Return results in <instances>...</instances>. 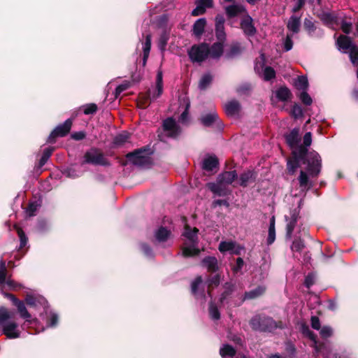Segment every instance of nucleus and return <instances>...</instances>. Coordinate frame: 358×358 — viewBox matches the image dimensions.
<instances>
[{
  "instance_id": "nucleus-53",
  "label": "nucleus",
  "mask_w": 358,
  "mask_h": 358,
  "mask_svg": "<svg viewBox=\"0 0 358 358\" xmlns=\"http://www.w3.org/2000/svg\"><path fill=\"white\" fill-rule=\"evenodd\" d=\"M38 208V205L36 203H31L26 210L27 215L29 217L35 215Z\"/></svg>"
},
{
  "instance_id": "nucleus-34",
  "label": "nucleus",
  "mask_w": 358,
  "mask_h": 358,
  "mask_svg": "<svg viewBox=\"0 0 358 358\" xmlns=\"http://www.w3.org/2000/svg\"><path fill=\"white\" fill-rule=\"evenodd\" d=\"M220 354L222 358H235L236 350L229 345H224L220 350Z\"/></svg>"
},
{
  "instance_id": "nucleus-47",
  "label": "nucleus",
  "mask_w": 358,
  "mask_h": 358,
  "mask_svg": "<svg viewBox=\"0 0 358 358\" xmlns=\"http://www.w3.org/2000/svg\"><path fill=\"white\" fill-rule=\"evenodd\" d=\"M15 228L16 229L17 233L20 240V248H23L27 243V238L26 237L25 234L21 228L16 225L15 226Z\"/></svg>"
},
{
  "instance_id": "nucleus-60",
  "label": "nucleus",
  "mask_w": 358,
  "mask_h": 358,
  "mask_svg": "<svg viewBox=\"0 0 358 358\" xmlns=\"http://www.w3.org/2000/svg\"><path fill=\"white\" fill-rule=\"evenodd\" d=\"M275 240V229L268 228V234L267 238L268 245L272 244Z\"/></svg>"
},
{
  "instance_id": "nucleus-46",
  "label": "nucleus",
  "mask_w": 358,
  "mask_h": 358,
  "mask_svg": "<svg viewBox=\"0 0 358 358\" xmlns=\"http://www.w3.org/2000/svg\"><path fill=\"white\" fill-rule=\"evenodd\" d=\"M209 313H210V317L213 320H217L220 319V312H219L217 308L213 303H210Z\"/></svg>"
},
{
  "instance_id": "nucleus-35",
  "label": "nucleus",
  "mask_w": 358,
  "mask_h": 358,
  "mask_svg": "<svg viewBox=\"0 0 358 358\" xmlns=\"http://www.w3.org/2000/svg\"><path fill=\"white\" fill-rule=\"evenodd\" d=\"M275 96L279 100L286 101L290 98L291 92L287 87H281L275 91Z\"/></svg>"
},
{
  "instance_id": "nucleus-23",
  "label": "nucleus",
  "mask_w": 358,
  "mask_h": 358,
  "mask_svg": "<svg viewBox=\"0 0 358 358\" xmlns=\"http://www.w3.org/2000/svg\"><path fill=\"white\" fill-rule=\"evenodd\" d=\"M308 157L306 156L304 158H296L293 155V159H289L287 162V170L290 173H294L296 169L299 166V163L302 162L303 164H308ZM308 166L306 167V169Z\"/></svg>"
},
{
  "instance_id": "nucleus-49",
  "label": "nucleus",
  "mask_w": 358,
  "mask_h": 358,
  "mask_svg": "<svg viewBox=\"0 0 358 358\" xmlns=\"http://www.w3.org/2000/svg\"><path fill=\"white\" fill-rule=\"evenodd\" d=\"M304 248V243L301 239L294 240L291 249L293 252H301Z\"/></svg>"
},
{
  "instance_id": "nucleus-16",
  "label": "nucleus",
  "mask_w": 358,
  "mask_h": 358,
  "mask_svg": "<svg viewBox=\"0 0 358 358\" xmlns=\"http://www.w3.org/2000/svg\"><path fill=\"white\" fill-rule=\"evenodd\" d=\"M163 129L166 135L171 138L177 137L180 133V127L172 117H169L164 121Z\"/></svg>"
},
{
  "instance_id": "nucleus-39",
  "label": "nucleus",
  "mask_w": 358,
  "mask_h": 358,
  "mask_svg": "<svg viewBox=\"0 0 358 358\" xmlns=\"http://www.w3.org/2000/svg\"><path fill=\"white\" fill-rule=\"evenodd\" d=\"M54 150L53 148L49 147L43 150L41 158L39 160V166L41 167L45 164Z\"/></svg>"
},
{
  "instance_id": "nucleus-17",
  "label": "nucleus",
  "mask_w": 358,
  "mask_h": 358,
  "mask_svg": "<svg viewBox=\"0 0 358 358\" xmlns=\"http://www.w3.org/2000/svg\"><path fill=\"white\" fill-rule=\"evenodd\" d=\"M72 125V120L71 119L66 120L63 124L57 126L50 134L48 141L52 142V138L58 136H64L70 131Z\"/></svg>"
},
{
  "instance_id": "nucleus-4",
  "label": "nucleus",
  "mask_w": 358,
  "mask_h": 358,
  "mask_svg": "<svg viewBox=\"0 0 358 358\" xmlns=\"http://www.w3.org/2000/svg\"><path fill=\"white\" fill-rule=\"evenodd\" d=\"M237 176L236 171H225L219 175L216 182L208 183V187L214 194L218 196H224L226 194L224 186L231 184L237 178Z\"/></svg>"
},
{
  "instance_id": "nucleus-37",
  "label": "nucleus",
  "mask_w": 358,
  "mask_h": 358,
  "mask_svg": "<svg viewBox=\"0 0 358 358\" xmlns=\"http://www.w3.org/2000/svg\"><path fill=\"white\" fill-rule=\"evenodd\" d=\"M169 39V32L164 30L160 35L158 41V47L161 51H164L166 47L168 41Z\"/></svg>"
},
{
  "instance_id": "nucleus-10",
  "label": "nucleus",
  "mask_w": 358,
  "mask_h": 358,
  "mask_svg": "<svg viewBox=\"0 0 358 358\" xmlns=\"http://www.w3.org/2000/svg\"><path fill=\"white\" fill-rule=\"evenodd\" d=\"M0 287L1 289L7 287L9 289L17 290L20 286L9 277L7 278L6 262L0 261Z\"/></svg>"
},
{
  "instance_id": "nucleus-6",
  "label": "nucleus",
  "mask_w": 358,
  "mask_h": 358,
  "mask_svg": "<svg viewBox=\"0 0 358 358\" xmlns=\"http://www.w3.org/2000/svg\"><path fill=\"white\" fill-rule=\"evenodd\" d=\"M338 48L343 53H346L347 50L349 51V56L351 62L355 66L358 65V47L355 45L351 39L346 36H340L336 41Z\"/></svg>"
},
{
  "instance_id": "nucleus-59",
  "label": "nucleus",
  "mask_w": 358,
  "mask_h": 358,
  "mask_svg": "<svg viewBox=\"0 0 358 358\" xmlns=\"http://www.w3.org/2000/svg\"><path fill=\"white\" fill-rule=\"evenodd\" d=\"M205 11H206L205 7L202 6L200 3H199L197 2L196 7V8H194L192 10V15L194 16L200 15L203 14L205 13Z\"/></svg>"
},
{
  "instance_id": "nucleus-51",
  "label": "nucleus",
  "mask_w": 358,
  "mask_h": 358,
  "mask_svg": "<svg viewBox=\"0 0 358 358\" xmlns=\"http://www.w3.org/2000/svg\"><path fill=\"white\" fill-rule=\"evenodd\" d=\"M84 113L85 115L93 114L97 110V106L95 103H90L83 106Z\"/></svg>"
},
{
  "instance_id": "nucleus-25",
  "label": "nucleus",
  "mask_w": 358,
  "mask_h": 358,
  "mask_svg": "<svg viewBox=\"0 0 358 358\" xmlns=\"http://www.w3.org/2000/svg\"><path fill=\"white\" fill-rule=\"evenodd\" d=\"M223 43L219 41L217 43H215L210 48L209 55L210 57L213 59H218L223 53Z\"/></svg>"
},
{
  "instance_id": "nucleus-56",
  "label": "nucleus",
  "mask_w": 358,
  "mask_h": 358,
  "mask_svg": "<svg viewBox=\"0 0 358 358\" xmlns=\"http://www.w3.org/2000/svg\"><path fill=\"white\" fill-rule=\"evenodd\" d=\"M292 114L295 118L302 116L303 110L299 105L295 104L292 109Z\"/></svg>"
},
{
  "instance_id": "nucleus-24",
  "label": "nucleus",
  "mask_w": 358,
  "mask_h": 358,
  "mask_svg": "<svg viewBox=\"0 0 358 358\" xmlns=\"http://www.w3.org/2000/svg\"><path fill=\"white\" fill-rule=\"evenodd\" d=\"M218 165V160L215 156H208L206 157L202 164V168L205 171H213L215 169Z\"/></svg>"
},
{
  "instance_id": "nucleus-9",
  "label": "nucleus",
  "mask_w": 358,
  "mask_h": 358,
  "mask_svg": "<svg viewBox=\"0 0 358 358\" xmlns=\"http://www.w3.org/2000/svg\"><path fill=\"white\" fill-rule=\"evenodd\" d=\"M127 159L131 163L138 166H145L150 163V158L148 156V150L141 148L127 155Z\"/></svg>"
},
{
  "instance_id": "nucleus-18",
  "label": "nucleus",
  "mask_w": 358,
  "mask_h": 358,
  "mask_svg": "<svg viewBox=\"0 0 358 358\" xmlns=\"http://www.w3.org/2000/svg\"><path fill=\"white\" fill-rule=\"evenodd\" d=\"M224 10L228 18H233L241 14H248L245 7L241 3H233L225 7Z\"/></svg>"
},
{
  "instance_id": "nucleus-29",
  "label": "nucleus",
  "mask_w": 358,
  "mask_h": 358,
  "mask_svg": "<svg viewBox=\"0 0 358 358\" xmlns=\"http://www.w3.org/2000/svg\"><path fill=\"white\" fill-rule=\"evenodd\" d=\"M206 24V20L205 18L198 19L194 22V26H193L194 34L197 37L201 36L204 31Z\"/></svg>"
},
{
  "instance_id": "nucleus-12",
  "label": "nucleus",
  "mask_w": 358,
  "mask_h": 358,
  "mask_svg": "<svg viewBox=\"0 0 358 358\" xmlns=\"http://www.w3.org/2000/svg\"><path fill=\"white\" fill-rule=\"evenodd\" d=\"M85 163L106 166L108 164L102 153L96 149H91L85 155Z\"/></svg>"
},
{
  "instance_id": "nucleus-32",
  "label": "nucleus",
  "mask_w": 358,
  "mask_h": 358,
  "mask_svg": "<svg viewBox=\"0 0 358 358\" xmlns=\"http://www.w3.org/2000/svg\"><path fill=\"white\" fill-rule=\"evenodd\" d=\"M202 265L209 271H215L217 268V260L214 257H207L202 260Z\"/></svg>"
},
{
  "instance_id": "nucleus-42",
  "label": "nucleus",
  "mask_w": 358,
  "mask_h": 358,
  "mask_svg": "<svg viewBox=\"0 0 358 358\" xmlns=\"http://www.w3.org/2000/svg\"><path fill=\"white\" fill-rule=\"evenodd\" d=\"M241 52V47L238 44L232 45L229 51L226 53V57L228 58L234 57Z\"/></svg>"
},
{
  "instance_id": "nucleus-62",
  "label": "nucleus",
  "mask_w": 358,
  "mask_h": 358,
  "mask_svg": "<svg viewBox=\"0 0 358 358\" xmlns=\"http://www.w3.org/2000/svg\"><path fill=\"white\" fill-rule=\"evenodd\" d=\"M141 249L144 252L145 255H146L148 257H152L153 253L152 249L148 245L144 243L142 244Z\"/></svg>"
},
{
  "instance_id": "nucleus-22",
  "label": "nucleus",
  "mask_w": 358,
  "mask_h": 358,
  "mask_svg": "<svg viewBox=\"0 0 358 358\" xmlns=\"http://www.w3.org/2000/svg\"><path fill=\"white\" fill-rule=\"evenodd\" d=\"M301 26V20L300 17H298L295 15H292L289 17L287 27L288 30L291 32L290 34H297L300 30Z\"/></svg>"
},
{
  "instance_id": "nucleus-13",
  "label": "nucleus",
  "mask_w": 358,
  "mask_h": 358,
  "mask_svg": "<svg viewBox=\"0 0 358 358\" xmlns=\"http://www.w3.org/2000/svg\"><path fill=\"white\" fill-rule=\"evenodd\" d=\"M26 303L30 307L39 310L42 308L47 313L48 301L42 296L27 295L25 298Z\"/></svg>"
},
{
  "instance_id": "nucleus-8",
  "label": "nucleus",
  "mask_w": 358,
  "mask_h": 358,
  "mask_svg": "<svg viewBox=\"0 0 358 358\" xmlns=\"http://www.w3.org/2000/svg\"><path fill=\"white\" fill-rule=\"evenodd\" d=\"M210 48L206 43L193 45L188 51V55L193 62H201L209 55Z\"/></svg>"
},
{
  "instance_id": "nucleus-30",
  "label": "nucleus",
  "mask_w": 358,
  "mask_h": 358,
  "mask_svg": "<svg viewBox=\"0 0 358 358\" xmlns=\"http://www.w3.org/2000/svg\"><path fill=\"white\" fill-rule=\"evenodd\" d=\"M255 175L253 171H248L243 173L240 176V185L246 187L249 183L254 181Z\"/></svg>"
},
{
  "instance_id": "nucleus-5",
  "label": "nucleus",
  "mask_w": 358,
  "mask_h": 358,
  "mask_svg": "<svg viewBox=\"0 0 358 358\" xmlns=\"http://www.w3.org/2000/svg\"><path fill=\"white\" fill-rule=\"evenodd\" d=\"M12 317L13 313L8 311L6 308H0V325H3V334L9 338H16L20 337L17 324L12 321L6 322Z\"/></svg>"
},
{
  "instance_id": "nucleus-57",
  "label": "nucleus",
  "mask_w": 358,
  "mask_h": 358,
  "mask_svg": "<svg viewBox=\"0 0 358 358\" xmlns=\"http://www.w3.org/2000/svg\"><path fill=\"white\" fill-rule=\"evenodd\" d=\"M232 292V285L231 284L227 283L225 285V291L222 294L221 297L220 299V303H222L224 299L229 296Z\"/></svg>"
},
{
  "instance_id": "nucleus-3",
  "label": "nucleus",
  "mask_w": 358,
  "mask_h": 358,
  "mask_svg": "<svg viewBox=\"0 0 358 358\" xmlns=\"http://www.w3.org/2000/svg\"><path fill=\"white\" fill-rule=\"evenodd\" d=\"M251 327L256 331L271 332L275 329H282L284 324L282 322H275L273 318L262 315H256L250 322Z\"/></svg>"
},
{
  "instance_id": "nucleus-1",
  "label": "nucleus",
  "mask_w": 358,
  "mask_h": 358,
  "mask_svg": "<svg viewBox=\"0 0 358 358\" xmlns=\"http://www.w3.org/2000/svg\"><path fill=\"white\" fill-rule=\"evenodd\" d=\"M286 141L292 150V155L296 158H304L307 156V171L311 177H316L320 172L321 158L315 152H308V149L299 145V129H294L286 135Z\"/></svg>"
},
{
  "instance_id": "nucleus-21",
  "label": "nucleus",
  "mask_w": 358,
  "mask_h": 358,
  "mask_svg": "<svg viewBox=\"0 0 358 358\" xmlns=\"http://www.w3.org/2000/svg\"><path fill=\"white\" fill-rule=\"evenodd\" d=\"M241 106L237 101L233 100L227 103L224 106V110L228 116H236L238 114Z\"/></svg>"
},
{
  "instance_id": "nucleus-48",
  "label": "nucleus",
  "mask_w": 358,
  "mask_h": 358,
  "mask_svg": "<svg viewBox=\"0 0 358 358\" xmlns=\"http://www.w3.org/2000/svg\"><path fill=\"white\" fill-rule=\"evenodd\" d=\"M320 334L323 338H327L333 335V329L329 326H323L320 329Z\"/></svg>"
},
{
  "instance_id": "nucleus-7",
  "label": "nucleus",
  "mask_w": 358,
  "mask_h": 358,
  "mask_svg": "<svg viewBox=\"0 0 358 358\" xmlns=\"http://www.w3.org/2000/svg\"><path fill=\"white\" fill-rule=\"evenodd\" d=\"M301 331L304 336L311 340L313 342L312 347L317 354H321L325 358H331L327 345L324 343H319L316 339V336L310 330L308 326L302 324Z\"/></svg>"
},
{
  "instance_id": "nucleus-64",
  "label": "nucleus",
  "mask_w": 358,
  "mask_h": 358,
  "mask_svg": "<svg viewBox=\"0 0 358 358\" xmlns=\"http://www.w3.org/2000/svg\"><path fill=\"white\" fill-rule=\"evenodd\" d=\"M341 29L344 33L350 34L352 29V23L345 21L342 22Z\"/></svg>"
},
{
  "instance_id": "nucleus-50",
  "label": "nucleus",
  "mask_w": 358,
  "mask_h": 358,
  "mask_svg": "<svg viewBox=\"0 0 358 358\" xmlns=\"http://www.w3.org/2000/svg\"><path fill=\"white\" fill-rule=\"evenodd\" d=\"M303 25L309 34H311L316 29L314 22L310 19L306 18L304 20Z\"/></svg>"
},
{
  "instance_id": "nucleus-31",
  "label": "nucleus",
  "mask_w": 358,
  "mask_h": 358,
  "mask_svg": "<svg viewBox=\"0 0 358 358\" xmlns=\"http://www.w3.org/2000/svg\"><path fill=\"white\" fill-rule=\"evenodd\" d=\"M201 120L204 126L209 127L218 120V116L216 112L212 111L203 115Z\"/></svg>"
},
{
  "instance_id": "nucleus-45",
  "label": "nucleus",
  "mask_w": 358,
  "mask_h": 358,
  "mask_svg": "<svg viewBox=\"0 0 358 358\" xmlns=\"http://www.w3.org/2000/svg\"><path fill=\"white\" fill-rule=\"evenodd\" d=\"M82 174V171H78L76 167L71 166L66 169V175L71 178H75L80 176Z\"/></svg>"
},
{
  "instance_id": "nucleus-36",
  "label": "nucleus",
  "mask_w": 358,
  "mask_h": 358,
  "mask_svg": "<svg viewBox=\"0 0 358 358\" xmlns=\"http://www.w3.org/2000/svg\"><path fill=\"white\" fill-rule=\"evenodd\" d=\"M129 137L130 135L128 132H122L115 137L113 143L117 146L122 145L129 141Z\"/></svg>"
},
{
  "instance_id": "nucleus-15",
  "label": "nucleus",
  "mask_w": 358,
  "mask_h": 358,
  "mask_svg": "<svg viewBox=\"0 0 358 358\" xmlns=\"http://www.w3.org/2000/svg\"><path fill=\"white\" fill-rule=\"evenodd\" d=\"M163 92V73L159 69L156 76V85L155 88L150 89L148 92V97L154 101L159 97Z\"/></svg>"
},
{
  "instance_id": "nucleus-43",
  "label": "nucleus",
  "mask_w": 358,
  "mask_h": 358,
  "mask_svg": "<svg viewBox=\"0 0 358 358\" xmlns=\"http://www.w3.org/2000/svg\"><path fill=\"white\" fill-rule=\"evenodd\" d=\"M285 220L287 222L286 227V236L287 238H290L292 237V232L295 228L296 222L289 220V217L287 216H285Z\"/></svg>"
},
{
  "instance_id": "nucleus-58",
  "label": "nucleus",
  "mask_w": 358,
  "mask_h": 358,
  "mask_svg": "<svg viewBox=\"0 0 358 358\" xmlns=\"http://www.w3.org/2000/svg\"><path fill=\"white\" fill-rule=\"evenodd\" d=\"M220 278L219 275H215L212 278H209L207 281L208 288H210L212 286H217L220 283Z\"/></svg>"
},
{
  "instance_id": "nucleus-20",
  "label": "nucleus",
  "mask_w": 358,
  "mask_h": 358,
  "mask_svg": "<svg viewBox=\"0 0 358 358\" xmlns=\"http://www.w3.org/2000/svg\"><path fill=\"white\" fill-rule=\"evenodd\" d=\"M243 248L233 241H222L220 243L219 250L222 252H229L231 254L239 255Z\"/></svg>"
},
{
  "instance_id": "nucleus-63",
  "label": "nucleus",
  "mask_w": 358,
  "mask_h": 358,
  "mask_svg": "<svg viewBox=\"0 0 358 358\" xmlns=\"http://www.w3.org/2000/svg\"><path fill=\"white\" fill-rule=\"evenodd\" d=\"M311 327L316 330H320V322L317 317L313 316L311 317Z\"/></svg>"
},
{
  "instance_id": "nucleus-33",
  "label": "nucleus",
  "mask_w": 358,
  "mask_h": 358,
  "mask_svg": "<svg viewBox=\"0 0 358 358\" xmlns=\"http://www.w3.org/2000/svg\"><path fill=\"white\" fill-rule=\"evenodd\" d=\"M266 291V287L263 285H259L255 288L254 289L245 292V299H253L262 296Z\"/></svg>"
},
{
  "instance_id": "nucleus-14",
  "label": "nucleus",
  "mask_w": 358,
  "mask_h": 358,
  "mask_svg": "<svg viewBox=\"0 0 358 358\" xmlns=\"http://www.w3.org/2000/svg\"><path fill=\"white\" fill-rule=\"evenodd\" d=\"M241 29L248 37L253 36L257 33V29L253 23V19L248 14L244 15L240 23Z\"/></svg>"
},
{
  "instance_id": "nucleus-27",
  "label": "nucleus",
  "mask_w": 358,
  "mask_h": 358,
  "mask_svg": "<svg viewBox=\"0 0 358 358\" xmlns=\"http://www.w3.org/2000/svg\"><path fill=\"white\" fill-rule=\"evenodd\" d=\"M299 182L300 187L301 188L302 190L307 191L313 186L312 182L309 180L306 172L303 171H301L300 172Z\"/></svg>"
},
{
  "instance_id": "nucleus-38",
  "label": "nucleus",
  "mask_w": 358,
  "mask_h": 358,
  "mask_svg": "<svg viewBox=\"0 0 358 358\" xmlns=\"http://www.w3.org/2000/svg\"><path fill=\"white\" fill-rule=\"evenodd\" d=\"M213 80V76L210 73L204 74L200 79L199 87L200 90L206 89Z\"/></svg>"
},
{
  "instance_id": "nucleus-61",
  "label": "nucleus",
  "mask_w": 358,
  "mask_h": 358,
  "mask_svg": "<svg viewBox=\"0 0 358 358\" xmlns=\"http://www.w3.org/2000/svg\"><path fill=\"white\" fill-rule=\"evenodd\" d=\"M315 276L313 274H308L306 278L304 284L305 285L309 288L310 286H312L315 283Z\"/></svg>"
},
{
  "instance_id": "nucleus-52",
  "label": "nucleus",
  "mask_w": 358,
  "mask_h": 358,
  "mask_svg": "<svg viewBox=\"0 0 358 358\" xmlns=\"http://www.w3.org/2000/svg\"><path fill=\"white\" fill-rule=\"evenodd\" d=\"M130 86L129 82H124L122 84L118 85L115 89V96L117 97L122 92L127 90Z\"/></svg>"
},
{
  "instance_id": "nucleus-11",
  "label": "nucleus",
  "mask_w": 358,
  "mask_h": 358,
  "mask_svg": "<svg viewBox=\"0 0 358 358\" xmlns=\"http://www.w3.org/2000/svg\"><path fill=\"white\" fill-rule=\"evenodd\" d=\"M5 295L13 301V304L17 307L20 317L25 320L26 323L31 324L35 321V319H32L31 315L28 312L23 301L18 300L13 294H5Z\"/></svg>"
},
{
  "instance_id": "nucleus-44",
  "label": "nucleus",
  "mask_w": 358,
  "mask_h": 358,
  "mask_svg": "<svg viewBox=\"0 0 358 358\" xmlns=\"http://www.w3.org/2000/svg\"><path fill=\"white\" fill-rule=\"evenodd\" d=\"M294 37L293 34H287L286 38L283 41L284 49L285 51H289L292 50L293 47V41L292 38Z\"/></svg>"
},
{
  "instance_id": "nucleus-19",
  "label": "nucleus",
  "mask_w": 358,
  "mask_h": 358,
  "mask_svg": "<svg viewBox=\"0 0 358 358\" xmlns=\"http://www.w3.org/2000/svg\"><path fill=\"white\" fill-rule=\"evenodd\" d=\"M224 17L222 15H217L215 17V34L217 40L224 42L226 39L224 31Z\"/></svg>"
},
{
  "instance_id": "nucleus-28",
  "label": "nucleus",
  "mask_w": 358,
  "mask_h": 358,
  "mask_svg": "<svg viewBox=\"0 0 358 358\" xmlns=\"http://www.w3.org/2000/svg\"><path fill=\"white\" fill-rule=\"evenodd\" d=\"M171 236V231H169L166 228L161 227L157 230H156L155 233V237L156 240L162 243L169 239Z\"/></svg>"
},
{
  "instance_id": "nucleus-54",
  "label": "nucleus",
  "mask_w": 358,
  "mask_h": 358,
  "mask_svg": "<svg viewBox=\"0 0 358 358\" xmlns=\"http://www.w3.org/2000/svg\"><path fill=\"white\" fill-rule=\"evenodd\" d=\"M300 99L306 106L312 103V99L306 92H302L300 94Z\"/></svg>"
},
{
  "instance_id": "nucleus-55",
  "label": "nucleus",
  "mask_w": 358,
  "mask_h": 358,
  "mask_svg": "<svg viewBox=\"0 0 358 358\" xmlns=\"http://www.w3.org/2000/svg\"><path fill=\"white\" fill-rule=\"evenodd\" d=\"M202 278L201 276H198L192 283L191 288L192 292L194 295H196L197 288L201 284Z\"/></svg>"
},
{
  "instance_id": "nucleus-2",
  "label": "nucleus",
  "mask_w": 358,
  "mask_h": 358,
  "mask_svg": "<svg viewBox=\"0 0 358 358\" xmlns=\"http://www.w3.org/2000/svg\"><path fill=\"white\" fill-rule=\"evenodd\" d=\"M199 230L196 228L191 229L186 226L182 234L184 237V246L182 248V255L185 257L197 255L199 253L198 245Z\"/></svg>"
},
{
  "instance_id": "nucleus-26",
  "label": "nucleus",
  "mask_w": 358,
  "mask_h": 358,
  "mask_svg": "<svg viewBox=\"0 0 358 358\" xmlns=\"http://www.w3.org/2000/svg\"><path fill=\"white\" fill-rule=\"evenodd\" d=\"M142 45H143L142 48H143V65L145 66L147 62V59L149 57L150 48H151V35L150 34H148L145 36V40L142 43Z\"/></svg>"
},
{
  "instance_id": "nucleus-41",
  "label": "nucleus",
  "mask_w": 358,
  "mask_h": 358,
  "mask_svg": "<svg viewBox=\"0 0 358 358\" xmlns=\"http://www.w3.org/2000/svg\"><path fill=\"white\" fill-rule=\"evenodd\" d=\"M275 72L273 68L270 66H266L264 68L262 73V77L265 80H270L271 79L275 78Z\"/></svg>"
},
{
  "instance_id": "nucleus-40",
  "label": "nucleus",
  "mask_w": 358,
  "mask_h": 358,
  "mask_svg": "<svg viewBox=\"0 0 358 358\" xmlns=\"http://www.w3.org/2000/svg\"><path fill=\"white\" fill-rule=\"evenodd\" d=\"M308 85V79L305 76H299L295 82L296 87L301 90H306Z\"/></svg>"
}]
</instances>
